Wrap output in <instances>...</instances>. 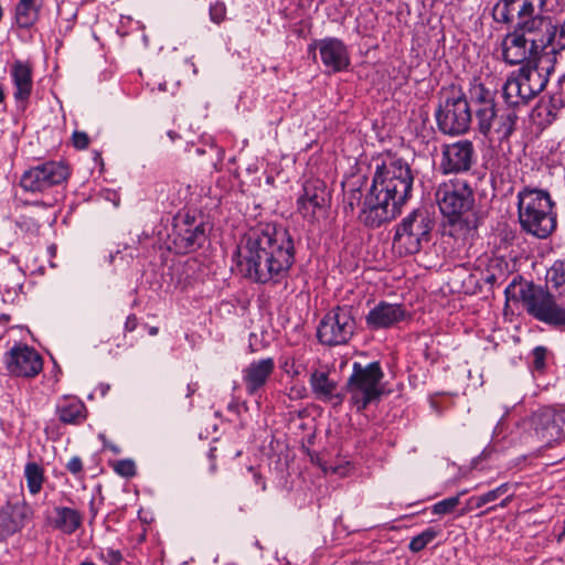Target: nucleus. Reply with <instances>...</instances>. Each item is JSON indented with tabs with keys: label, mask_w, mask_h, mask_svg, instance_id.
Wrapping results in <instances>:
<instances>
[{
	"label": "nucleus",
	"mask_w": 565,
	"mask_h": 565,
	"mask_svg": "<svg viewBox=\"0 0 565 565\" xmlns=\"http://www.w3.org/2000/svg\"><path fill=\"white\" fill-rule=\"evenodd\" d=\"M547 0H499L492 9L493 20L513 25L502 40V57L510 65L535 58L555 38L556 24L545 15Z\"/></svg>",
	"instance_id": "obj_1"
},
{
	"label": "nucleus",
	"mask_w": 565,
	"mask_h": 565,
	"mask_svg": "<svg viewBox=\"0 0 565 565\" xmlns=\"http://www.w3.org/2000/svg\"><path fill=\"white\" fill-rule=\"evenodd\" d=\"M238 267L258 284H278L295 263V245L289 232L273 224L252 228L237 248Z\"/></svg>",
	"instance_id": "obj_2"
},
{
	"label": "nucleus",
	"mask_w": 565,
	"mask_h": 565,
	"mask_svg": "<svg viewBox=\"0 0 565 565\" xmlns=\"http://www.w3.org/2000/svg\"><path fill=\"white\" fill-rule=\"evenodd\" d=\"M414 175L402 158L387 157L376 167L372 184L361 203L360 222L370 228L388 223L401 214L412 193Z\"/></svg>",
	"instance_id": "obj_3"
},
{
	"label": "nucleus",
	"mask_w": 565,
	"mask_h": 565,
	"mask_svg": "<svg viewBox=\"0 0 565 565\" xmlns=\"http://www.w3.org/2000/svg\"><path fill=\"white\" fill-rule=\"evenodd\" d=\"M518 213L521 227L539 238H546L556 227L554 203L547 191L529 188L520 191Z\"/></svg>",
	"instance_id": "obj_4"
},
{
	"label": "nucleus",
	"mask_w": 565,
	"mask_h": 565,
	"mask_svg": "<svg viewBox=\"0 0 565 565\" xmlns=\"http://www.w3.org/2000/svg\"><path fill=\"white\" fill-rule=\"evenodd\" d=\"M383 379L384 372L377 361L365 365L360 362L352 364V373L345 382V390L350 403L358 412L364 411L384 394Z\"/></svg>",
	"instance_id": "obj_5"
},
{
	"label": "nucleus",
	"mask_w": 565,
	"mask_h": 565,
	"mask_svg": "<svg viewBox=\"0 0 565 565\" xmlns=\"http://www.w3.org/2000/svg\"><path fill=\"white\" fill-rule=\"evenodd\" d=\"M553 66L523 65L511 73L502 87V96L510 106L526 104L539 95L548 82Z\"/></svg>",
	"instance_id": "obj_6"
},
{
	"label": "nucleus",
	"mask_w": 565,
	"mask_h": 565,
	"mask_svg": "<svg viewBox=\"0 0 565 565\" xmlns=\"http://www.w3.org/2000/svg\"><path fill=\"white\" fill-rule=\"evenodd\" d=\"M519 297L529 316L555 329L565 328V307L550 291L526 282L520 286Z\"/></svg>",
	"instance_id": "obj_7"
},
{
	"label": "nucleus",
	"mask_w": 565,
	"mask_h": 565,
	"mask_svg": "<svg viewBox=\"0 0 565 565\" xmlns=\"http://www.w3.org/2000/svg\"><path fill=\"white\" fill-rule=\"evenodd\" d=\"M435 117L440 132L459 136L469 130L472 110L463 93L450 90L440 102Z\"/></svg>",
	"instance_id": "obj_8"
},
{
	"label": "nucleus",
	"mask_w": 565,
	"mask_h": 565,
	"mask_svg": "<svg viewBox=\"0 0 565 565\" xmlns=\"http://www.w3.org/2000/svg\"><path fill=\"white\" fill-rule=\"evenodd\" d=\"M434 221L425 209H416L398 224L394 245L405 254L418 253L430 239Z\"/></svg>",
	"instance_id": "obj_9"
},
{
	"label": "nucleus",
	"mask_w": 565,
	"mask_h": 565,
	"mask_svg": "<svg viewBox=\"0 0 565 565\" xmlns=\"http://www.w3.org/2000/svg\"><path fill=\"white\" fill-rule=\"evenodd\" d=\"M356 328L352 308L348 306L335 307L320 321L317 337L320 343L328 347L347 344Z\"/></svg>",
	"instance_id": "obj_10"
},
{
	"label": "nucleus",
	"mask_w": 565,
	"mask_h": 565,
	"mask_svg": "<svg viewBox=\"0 0 565 565\" xmlns=\"http://www.w3.org/2000/svg\"><path fill=\"white\" fill-rule=\"evenodd\" d=\"M440 212L450 222L457 221L461 215L472 209L475 203L473 191L467 181L455 179L438 185L435 193Z\"/></svg>",
	"instance_id": "obj_11"
},
{
	"label": "nucleus",
	"mask_w": 565,
	"mask_h": 565,
	"mask_svg": "<svg viewBox=\"0 0 565 565\" xmlns=\"http://www.w3.org/2000/svg\"><path fill=\"white\" fill-rule=\"evenodd\" d=\"M515 106L498 107L497 104L480 109L476 117L477 130L488 139L508 140L515 130Z\"/></svg>",
	"instance_id": "obj_12"
},
{
	"label": "nucleus",
	"mask_w": 565,
	"mask_h": 565,
	"mask_svg": "<svg viewBox=\"0 0 565 565\" xmlns=\"http://www.w3.org/2000/svg\"><path fill=\"white\" fill-rule=\"evenodd\" d=\"M68 175L70 169L62 161H46L24 171L20 186L26 192L40 193L61 184Z\"/></svg>",
	"instance_id": "obj_13"
},
{
	"label": "nucleus",
	"mask_w": 565,
	"mask_h": 565,
	"mask_svg": "<svg viewBox=\"0 0 565 565\" xmlns=\"http://www.w3.org/2000/svg\"><path fill=\"white\" fill-rule=\"evenodd\" d=\"M8 373L17 377L32 379L43 370L41 354L28 344H14L3 356Z\"/></svg>",
	"instance_id": "obj_14"
},
{
	"label": "nucleus",
	"mask_w": 565,
	"mask_h": 565,
	"mask_svg": "<svg viewBox=\"0 0 565 565\" xmlns=\"http://www.w3.org/2000/svg\"><path fill=\"white\" fill-rule=\"evenodd\" d=\"M531 424L537 438L547 446L565 438V409L542 407L533 413Z\"/></svg>",
	"instance_id": "obj_15"
},
{
	"label": "nucleus",
	"mask_w": 565,
	"mask_h": 565,
	"mask_svg": "<svg viewBox=\"0 0 565 565\" xmlns=\"http://www.w3.org/2000/svg\"><path fill=\"white\" fill-rule=\"evenodd\" d=\"M318 50L321 62L330 73H339L350 66V53L344 42L337 38H324L308 46V52L316 57Z\"/></svg>",
	"instance_id": "obj_16"
},
{
	"label": "nucleus",
	"mask_w": 565,
	"mask_h": 565,
	"mask_svg": "<svg viewBox=\"0 0 565 565\" xmlns=\"http://www.w3.org/2000/svg\"><path fill=\"white\" fill-rule=\"evenodd\" d=\"M475 148L470 140L445 145L441 151L440 170L444 174L462 173L471 169Z\"/></svg>",
	"instance_id": "obj_17"
},
{
	"label": "nucleus",
	"mask_w": 565,
	"mask_h": 565,
	"mask_svg": "<svg viewBox=\"0 0 565 565\" xmlns=\"http://www.w3.org/2000/svg\"><path fill=\"white\" fill-rule=\"evenodd\" d=\"M330 199L329 191L323 181L308 180L303 184V193L298 199V211L308 221H315L318 215L326 212Z\"/></svg>",
	"instance_id": "obj_18"
},
{
	"label": "nucleus",
	"mask_w": 565,
	"mask_h": 565,
	"mask_svg": "<svg viewBox=\"0 0 565 565\" xmlns=\"http://www.w3.org/2000/svg\"><path fill=\"white\" fill-rule=\"evenodd\" d=\"M275 371V360L265 358L254 360L242 370V381L248 395L263 390Z\"/></svg>",
	"instance_id": "obj_19"
},
{
	"label": "nucleus",
	"mask_w": 565,
	"mask_h": 565,
	"mask_svg": "<svg viewBox=\"0 0 565 565\" xmlns=\"http://www.w3.org/2000/svg\"><path fill=\"white\" fill-rule=\"evenodd\" d=\"M175 242L184 249L200 247L206 239V227L202 221H196L189 214L177 218L174 223Z\"/></svg>",
	"instance_id": "obj_20"
},
{
	"label": "nucleus",
	"mask_w": 565,
	"mask_h": 565,
	"mask_svg": "<svg viewBox=\"0 0 565 565\" xmlns=\"http://www.w3.org/2000/svg\"><path fill=\"white\" fill-rule=\"evenodd\" d=\"M406 317L407 312L402 305L381 301L369 311L365 322L372 330L387 329L405 320Z\"/></svg>",
	"instance_id": "obj_21"
},
{
	"label": "nucleus",
	"mask_w": 565,
	"mask_h": 565,
	"mask_svg": "<svg viewBox=\"0 0 565 565\" xmlns=\"http://www.w3.org/2000/svg\"><path fill=\"white\" fill-rule=\"evenodd\" d=\"M311 391L318 401L339 405L343 402L344 395L338 390V382L330 379L323 371H315L309 379Z\"/></svg>",
	"instance_id": "obj_22"
},
{
	"label": "nucleus",
	"mask_w": 565,
	"mask_h": 565,
	"mask_svg": "<svg viewBox=\"0 0 565 565\" xmlns=\"http://www.w3.org/2000/svg\"><path fill=\"white\" fill-rule=\"evenodd\" d=\"M10 75L15 88L14 98L24 107L33 89L32 67L25 62L15 61Z\"/></svg>",
	"instance_id": "obj_23"
},
{
	"label": "nucleus",
	"mask_w": 565,
	"mask_h": 565,
	"mask_svg": "<svg viewBox=\"0 0 565 565\" xmlns=\"http://www.w3.org/2000/svg\"><path fill=\"white\" fill-rule=\"evenodd\" d=\"M56 414L64 424L79 425L86 418V406L76 397H63L56 404Z\"/></svg>",
	"instance_id": "obj_24"
},
{
	"label": "nucleus",
	"mask_w": 565,
	"mask_h": 565,
	"mask_svg": "<svg viewBox=\"0 0 565 565\" xmlns=\"http://www.w3.org/2000/svg\"><path fill=\"white\" fill-rule=\"evenodd\" d=\"M54 513L55 516L52 521V524L55 529L60 530L64 534H73L82 525V514L75 509L67 507H55Z\"/></svg>",
	"instance_id": "obj_25"
},
{
	"label": "nucleus",
	"mask_w": 565,
	"mask_h": 565,
	"mask_svg": "<svg viewBox=\"0 0 565 565\" xmlns=\"http://www.w3.org/2000/svg\"><path fill=\"white\" fill-rule=\"evenodd\" d=\"M40 4L36 0H19L15 6V22L19 28L28 29L39 19Z\"/></svg>",
	"instance_id": "obj_26"
},
{
	"label": "nucleus",
	"mask_w": 565,
	"mask_h": 565,
	"mask_svg": "<svg viewBox=\"0 0 565 565\" xmlns=\"http://www.w3.org/2000/svg\"><path fill=\"white\" fill-rule=\"evenodd\" d=\"M470 100L473 106L475 116L480 109L495 105V93L480 82H475L469 89Z\"/></svg>",
	"instance_id": "obj_27"
},
{
	"label": "nucleus",
	"mask_w": 565,
	"mask_h": 565,
	"mask_svg": "<svg viewBox=\"0 0 565 565\" xmlns=\"http://www.w3.org/2000/svg\"><path fill=\"white\" fill-rule=\"evenodd\" d=\"M24 478L29 492L33 495L41 492L45 480L44 469L36 462H28L24 467Z\"/></svg>",
	"instance_id": "obj_28"
},
{
	"label": "nucleus",
	"mask_w": 565,
	"mask_h": 565,
	"mask_svg": "<svg viewBox=\"0 0 565 565\" xmlns=\"http://www.w3.org/2000/svg\"><path fill=\"white\" fill-rule=\"evenodd\" d=\"M546 282L559 295L565 294V259L556 260L552 265L546 274Z\"/></svg>",
	"instance_id": "obj_29"
},
{
	"label": "nucleus",
	"mask_w": 565,
	"mask_h": 565,
	"mask_svg": "<svg viewBox=\"0 0 565 565\" xmlns=\"http://www.w3.org/2000/svg\"><path fill=\"white\" fill-rule=\"evenodd\" d=\"M439 534V531L434 527H428L424 530L418 535L414 536L409 544L408 548L413 553H418L423 551L429 543H431Z\"/></svg>",
	"instance_id": "obj_30"
},
{
	"label": "nucleus",
	"mask_w": 565,
	"mask_h": 565,
	"mask_svg": "<svg viewBox=\"0 0 565 565\" xmlns=\"http://www.w3.org/2000/svg\"><path fill=\"white\" fill-rule=\"evenodd\" d=\"M467 492H468L467 490H462L455 497H449V498H446V499L435 503L431 507L433 513L439 514V515L451 513L457 508V505L460 503L461 495H465Z\"/></svg>",
	"instance_id": "obj_31"
},
{
	"label": "nucleus",
	"mask_w": 565,
	"mask_h": 565,
	"mask_svg": "<svg viewBox=\"0 0 565 565\" xmlns=\"http://www.w3.org/2000/svg\"><path fill=\"white\" fill-rule=\"evenodd\" d=\"M17 530L18 524L13 518L9 513L0 511V541L13 534Z\"/></svg>",
	"instance_id": "obj_32"
},
{
	"label": "nucleus",
	"mask_w": 565,
	"mask_h": 565,
	"mask_svg": "<svg viewBox=\"0 0 565 565\" xmlns=\"http://www.w3.org/2000/svg\"><path fill=\"white\" fill-rule=\"evenodd\" d=\"M114 471L124 477L131 478L136 475V463L132 459H121L111 463Z\"/></svg>",
	"instance_id": "obj_33"
},
{
	"label": "nucleus",
	"mask_w": 565,
	"mask_h": 565,
	"mask_svg": "<svg viewBox=\"0 0 565 565\" xmlns=\"http://www.w3.org/2000/svg\"><path fill=\"white\" fill-rule=\"evenodd\" d=\"M548 354L547 348L543 345L535 347L532 351L533 355V367L536 371H544L546 366V358Z\"/></svg>",
	"instance_id": "obj_34"
},
{
	"label": "nucleus",
	"mask_w": 565,
	"mask_h": 565,
	"mask_svg": "<svg viewBox=\"0 0 565 565\" xmlns=\"http://www.w3.org/2000/svg\"><path fill=\"white\" fill-rule=\"evenodd\" d=\"M519 487L518 483H510L505 482L497 487L495 489H492L484 493L486 498L488 499L489 503L498 500L500 497L507 494L512 489H516Z\"/></svg>",
	"instance_id": "obj_35"
},
{
	"label": "nucleus",
	"mask_w": 565,
	"mask_h": 565,
	"mask_svg": "<svg viewBox=\"0 0 565 565\" xmlns=\"http://www.w3.org/2000/svg\"><path fill=\"white\" fill-rule=\"evenodd\" d=\"M100 558L108 565H124V557L118 550L106 548L102 551Z\"/></svg>",
	"instance_id": "obj_36"
},
{
	"label": "nucleus",
	"mask_w": 565,
	"mask_h": 565,
	"mask_svg": "<svg viewBox=\"0 0 565 565\" xmlns=\"http://www.w3.org/2000/svg\"><path fill=\"white\" fill-rule=\"evenodd\" d=\"M226 17V6L223 2H215L210 7V18L214 23L220 24Z\"/></svg>",
	"instance_id": "obj_37"
},
{
	"label": "nucleus",
	"mask_w": 565,
	"mask_h": 565,
	"mask_svg": "<svg viewBox=\"0 0 565 565\" xmlns=\"http://www.w3.org/2000/svg\"><path fill=\"white\" fill-rule=\"evenodd\" d=\"M72 142H73V146L78 149V150H83V149H86L89 145V137L87 136L86 132H83V131H74L73 135H72Z\"/></svg>",
	"instance_id": "obj_38"
},
{
	"label": "nucleus",
	"mask_w": 565,
	"mask_h": 565,
	"mask_svg": "<svg viewBox=\"0 0 565 565\" xmlns=\"http://www.w3.org/2000/svg\"><path fill=\"white\" fill-rule=\"evenodd\" d=\"M66 469L73 476H78L83 471V461L78 456L72 457L66 463Z\"/></svg>",
	"instance_id": "obj_39"
},
{
	"label": "nucleus",
	"mask_w": 565,
	"mask_h": 565,
	"mask_svg": "<svg viewBox=\"0 0 565 565\" xmlns=\"http://www.w3.org/2000/svg\"><path fill=\"white\" fill-rule=\"evenodd\" d=\"M14 510H15L17 514L19 516H21V519H23V520H29L32 516V514H33V511H32L31 507L26 502H22L21 504H17L14 507Z\"/></svg>",
	"instance_id": "obj_40"
},
{
	"label": "nucleus",
	"mask_w": 565,
	"mask_h": 565,
	"mask_svg": "<svg viewBox=\"0 0 565 565\" xmlns=\"http://www.w3.org/2000/svg\"><path fill=\"white\" fill-rule=\"evenodd\" d=\"M248 471L252 473L255 484L265 491L267 487L262 473L253 466L248 467Z\"/></svg>",
	"instance_id": "obj_41"
},
{
	"label": "nucleus",
	"mask_w": 565,
	"mask_h": 565,
	"mask_svg": "<svg viewBox=\"0 0 565 565\" xmlns=\"http://www.w3.org/2000/svg\"><path fill=\"white\" fill-rule=\"evenodd\" d=\"M468 503H472L473 509H480L481 507L489 503L488 499L486 498L484 493L477 497H471L468 500Z\"/></svg>",
	"instance_id": "obj_42"
},
{
	"label": "nucleus",
	"mask_w": 565,
	"mask_h": 565,
	"mask_svg": "<svg viewBox=\"0 0 565 565\" xmlns=\"http://www.w3.org/2000/svg\"><path fill=\"white\" fill-rule=\"evenodd\" d=\"M137 326H138L137 317L135 315H130L126 319L125 331L126 332H132L134 330H136Z\"/></svg>",
	"instance_id": "obj_43"
},
{
	"label": "nucleus",
	"mask_w": 565,
	"mask_h": 565,
	"mask_svg": "<svg viewBox=\"0 0 565 565\" xmlns=\"http://www.w3.org/2000/svg\"><path fill=\"white\" fill-rule=\"evenodd\" d=\"M306 388L303 386H292L289 390L290 398H302L305 397Z\"/></svg>",
	"instance_id": "obj_44"
},
{
	"label": "nucleus",
	"mask_w": 565,
	"mask_h": 565,
	"mask_svg": "<svg viewBox=\"0 0 565 565\" xmlns=\"http://www.w3.org/2000/svg\"><path fill=\"white\" fill-rule=\"evenodd\" d=\"M515 491H516V489H512L510 492L504 494L505 497L499 503V507L500 508H507L512 502V500L514 499Z\"/></svg>",
	"instance_id": "obj_45"
},
{
	"label": "nucleus",
	"mask_w": 565,
	"mask_h": 565,
	"mask_svg": "<svg viewBox=\"0 0 565 565\" xmlns=\"http://www.w3.org/2000/svg\"><path fill=\"white\" fill-rule=\"evenodd\" d=\"M362 198V193L360 190H352L350 193H349V200H350V207L351 210H353V201H360Z\"/></svg>",
	"instance_id": "obj_46"
},
{
	"label": "nucleus",
	"mask_w": 565,
	"mask_h": 565,
	"mask_svg": "<svg viewBox=\"0 0 565 565\" xmlns=\"http://www.w3.org/2000/svg\"><path fill=\"white\" fill-rule=\"evenodd\" d=\"M564 100H565V94L562 90L558 94H555L552 97V103H553L554 106H556L557 104L563 106L564 105Z\"/></svg>",
	"instance_id": "obj_47"
},
{
	"label": "nucleus",
	"mask_w": 565,
	"mask_h": 565,
	"mask_svg": "<svg viewBox=\"0 0 565 565\" xmlns=\"http://www.w3.org/2000/svg\"><path fill=\"white\" fill-rule=\"evenodd\" d=\"M471 510H473V507H472V503H468L466 504L465 508H462L460 511H459V515L462 516L467 513H469Z\"/></svg>",
	"instance_id": "obj_48"
},
{
	"label": "nucleus",
	"mask_w": 565,
	"mask_h": 565,
	"mask_svg": "<svg viewBox=\"0 0 565 565\" xmlns=\"http://www.w3.org/2000/svg\"><path fill=\"white\" fill-rule=\"evenodd\" d=\"M565 84V74L562 75L559 78H558V86L561 89H563V85Z\"/></svg>",
	"instance_id": "obj_49"
},
{
	"label": "nucleus",
	"mask_w": 565,
	"mask_h": 565,
	"mask_svg": "<svg viewBox=\"0 0 565 565\" xmlns=\"http://www.w3.org/2000/svg\"><path fill=\"white\" fill-rule=\"evenodd\" d=\"M158 331H159V330H158V328H157V327H150V329H149V333H150L151 335H156V334L158 333Z\"/></svg>",
	"instance_id": "obj_50"
},
{
	"label": "nucleus",
	"mask_w": 565,
	"mask_h": 565,
	"mask_svg": "<svg viewBox=\"0 0 565 565\" xmlns=\"http://www.w3.org/2000/svg\"><path fill=\"white\" fill-rule=\"evenodd\" d=\"M168 136L170 137L171 140H174L178 137V134L174 131H169Z\"/></svg>",
	"instance_id": "obj_51"
},
{
	"label": "nucleus",
	"mask_w": 565,
	"mask_h": 565,
	"mask_svg": "<svg viewBox=\"0 0 565 565\" xmlns=\"http://www.w3.org/2000/svg\"><path fill=\"white\" fill-rule=\"evenodd\" d=\"M563 536H565V519H564V529H563L562 533L558 535V541H561Z\"/></svg>",
	"instance_id": "obj_52"
},
{
	"label": "nucleus",
	"mask_w": 565,
	"mask_h": 565,
	"mask_svg": "<svg viewBox=\"0 0 565 565\" xmlns=\"http://www.w3.org/2000/svg\"><path fill=\"white\" fill-rule=\"evenodd\" d=\"M4 99V93L2 90V88L0 87V104L3 102Z\"/></svg>",
	"instance_id": "obj_53"
},
{
	"label": "nucleus",
	"mask_w": 565,
	"mask_h": 565,
	"mask_svg": "<svg viewBox=\"0 0 565 565\" xmlns=\"http://www.w3.org/2000/svg\"><path fill=\"white\" fill-rule=\"evenodd\" d=\"M511 288H514V282L510 284V285L507 287V289H505V294H509Z\"/></svg>",
	"instance_id": "obj_54"
},
{
	"label": "nucleus",
	"mask_w": 565,
	"mask_h": 565,
	"mask_svg": "<svg viewBox=\"0 0 565 565\" xmlns=\"http://www.w3.org/2000/svg\"><path fill=\"white\" fill-rule=\"evenodd\" d=\"M495 279L494 275H490L488 278H487V281L491 282Z\"/></svg>",
	"instance_id": "obj_55"
},
{
	"label": "nucleus",
	"mask_w": 565,
	"mask_h": 565,
	"mask_svg": "<svg viewBox=\"0 0 565 565\" xmlns=\"http://www.w3.org/2000/svg\"><path fill=\"white\" fill-rule=\"evenodd\" d=\"M215 470H216V465H215V462L213 461V462H212V465H211V471H212V472H215Z\"/></svg>",
	"instance_id": "obj_56"
},
{
	"label": "nucleus",
	"mask_w": 565,
	"mask_h": 565,
	"mask_svg": "<svg viewBox=\"0 0 565 565\" xmlns=\"http://www.w3.org/2000/svg\"><path fill=\"white\" fill-rule=\"evenodd\" d=\"M210 457L214 460V449L210 450Z\"/></svg>",
	"instance_id": "obj_57"
},
{
	"label": "nucleus",
	"mask_w": 565,
	"mask_h": 565,
	"mask_svg": "<svg viewBox=\"0 0 565 565\" xmlns=\"http://www.w3.org/2000/svg\"><path fill=\"white\" fill-rule=\"evenodd\" d=\"M111 450H113V451H115V452H118V451H119V450H118V448H117V447H115V446H111Z\"/></svg>",
	"instance_id": "obj_58"
},
{
	"label": "nucleus",
	"mask_w": 565,
	"mask_h": 565,
	"mask_svg": "<svg viewBox=\"0 0 565 565\" xmlns=\"http://www.w3.org/2000/svg\"><path fill=\"white\" fill-rule=\"evenodd\" d=\"M494 509H495V507H490V508L488 509V511H493Z\"/></svg>",
	"instance_id": "obj_59"
}]
</instances>
